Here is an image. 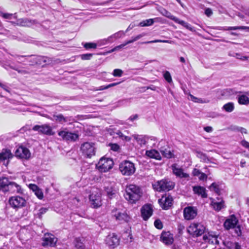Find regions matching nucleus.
Listing matches in <instances>:
<instances>
[{
    "mask_svg": "<svg viewBox=\"0 0 249 249\" xmlns=\"http://www.w3.org/2000/svg\"><path fill=\"white\" fill-rule=\"evenodd\" d=\"M142 188L135 184L127 186L124 194L125 198L131 203H135L142 196Z\"/></svg>",
    "mask_w": 249,
    "mask_h": 249,
    "instance_id": "1",
    "label": "nucleus"
},
{
    "mask_svg": "<svg viewBox=\"0 0 249 249\" xmlns=\"http://www.w3.org/2000/svg\"><path fill=\"white\" fill-rule=\"evenodd\" d=\"M175 182L169 178H164L159 180L153 184L154 190L158 192H168L172 190L175 187Z\"/></svg>",
    "mask_w": 249,
    "mask_h": 249,
    "instance_id": "2",
    "label": "nucleus"
},
{
    "mask_svg": "<svg viewBox=\"0 0 249 249\" xmlns=\"http://www.w3.org/2000/svg\"><path fill=\"white\" fill-rule=\"evenodd\" d=\"M119 169L122 175L126 176H131L136 171L134 163L126 160L120 163Z\"/></svg>",
    "mask_w": 249,
    "mask_h": 249,
    "instance_id": "3",
    "label": "nucleus"
},
{
    "mask_svg": "<svg viewBox=\"0 0 249 249\" xmlns=\"http://www.w3.org/2000/svg\"><path fill=\"white\" fill-rule=\"evenodd\" d=\"M205 229V227L202 224L194 223L189 226L187 231L193 237H198L204 233Z\"/></svg>",
    "mask_w": 249,
    "mask_h": 249,
    "instance_id": "4",
    "label": "nucleus"
},
{
    "mask_svg": "<svg viewBox=\"0 0 249 249\" xmlns=\"http://www.w3.org/2000/svg\"><path fill=\"white\" fill-rule=\"evenodd\" d=\"M113 165L114 162L111 159L103 157L96 164V167L100 172H106L112 169Z\"/></svg>",
    "mask_w": 249,
    "mask_h": 249,
    "instance_id": "5",
    "label": "nucleus"
},
{
    "mask_svg": "<svg viewBox=\"0 0 249 249\" xmlns=\"http://www.w3.org/2000/svg\"><path fill=\"white\" fill-rule=\"evenodd\" d=\"M81 150L83 154L87 158H91L95 154L94 143L86 142L82 144Z\"/></svg>",
    "mask_w": 249,
    "mask_h": 249,
    "instance_id": "6",
    "label": "nucleus"
},
{
    "mask_svg": "<svg viewBox=\"0 0 249 249\" xmlns=\"http://www.w3.org/2000/svg\"><path fill=\"white\" fill-rule=\"evenodd\" d=\"M10 206L14 209H18L24 207L26 205V200L22 197L15 196L11 197L9 200Z\"/></svg>",
    "mask_w": 249,
    "mask_h": 249,
    "instance_id": "7",
    "label": "nucleus"
},
{
    "mask_svg": "<svg viewBox=\"0 0 249 249\" xmlns=\"http://www.w3.org/2000/svg\"><path fill=\"white\" fill-rule=\"evenodd\" d=\"M112 216L120 223L128 222L130 219L129 216L125 212H122L117 209L113 210L112 211Z\"/></svg>",
    "mask_w": 249,
    "mask_h": 249,
    "instance_id": "8",
    "label": "nucleus"
},
{
    "mask_svg": "<svg viewBox=\"0 0 249 249\" xmlns=\"http://www.w3.org/2000/svg\"><path fill=\"white\" fill-rule=\"evenodd\" d=\"M13 157V155L10 149L7 148H3L0 151V162L7 166L10 160Z\"/></svg>",
    "mask_w": 249,
    "mask_h": 249,
    "instance_id": "9",
    "label": "nucleus"
},
{
    "mask_svg": "<svg viewBox=\"0 0 249 249\" xmlns=\"http://www.w3.org/2000/svg\"><path fill=\"white\" fill-rule=\"evenodd\" d=\"M58 135L62 138L63 140L68 142H75L78 139V135L75 133L69 132L66 130L60 131L58 133Z\"/></svg>",
    "mask_w": 249,
    "mask_h": 249,
    "instance_id": "10",
    "label": "nucleus"
},
{
    "mask_svg": "<svg viewBox=\"0 0 249 249\" xmlns=\"http://www.w3.org/2000/svg\"><path fill=\"white\" fill-rule=\"evenodd\" d=\"M107 245L110 248H115L119 244L120 239L114 233L109 234L106 238Z\"/></svg>",
    "mask_w": 249,
    "mask_h": 249,
    "instance_id": "11",
    "label": "nucleus"
},
{
    "mask_svg": "<svg viewBox=\"0 0 249 249\" xmlns=\"http://www.w3.org/2000/svg\"><path fill=\"white\" fill-rule=\"evenodd\" d=\"M197 213V209L192 206L185 207L183 210L184 217L188 220L194 219L196 216Z\"/></svg>",
    "mask_w": 249,
    "mask_h": 249,
    "instance_id": "12",
    "label": "nucleus"
},
{
    "mask_svg": "<svg viewBox=\"0 0 249 249\" xmlns=\"http://www.w3.org/2000/svg\"><path fill=\"white\" fill-rule=\"evenodd\" d=\"M15 155L21 159H28L31 157V153L27 148L20 146L16 150Z\"/></svg>",
    "mask_w": 249,
    "mask_h": 249,
    "instance_id": "13",
    "label": "nucleus"
},
{
    "mask_svg": "<svg viewBox=\"0 0 249 249\" xmlns=\"http://www.w3.org/2000/svg\"><path fill=\"white\" fill-rule=\"evenodd\" d=\"M42 246L43 247L55 246L57 239L52 234H45L42 239Z\"/></svg>",
    "mask_w": 249,
    "mask_h": 249,
    "instance_id": "14",
    "label": "nucleus"
},
{
    "mask_svg": "<svg viewBox=\"0 0 249 249\" xmlns=\"http://www.w3.org/2000/svg\"><path fill=\"white\" fill-rule=\"evenodd\" d=\"M33 130L48 135H53L52 128L47 124L36 125L33 127Z\"/></svg>",
    "mask_w": 249,
    "mask_h": 249,
    "instance_id": "15",
    "label": "nucleus"
},
{
    "mask_svg": "<svg viewBox=\"0 0 249 249\" xmlns=\"http://www.w3.org/2000/svg\"><path fill=\"white\" fill-rule=\"evenodd\" d=\"M11 180L4 176L0 177V192L6 194L8 193Z\"/></svg>",
    "mask_w": 249,
    "mask_h": 249,
    "instance_id": "16",
    "label": "nucleus"
},
{
    "mask_svg": "<svg viewBox=\"0 0 249 249\" xmlns=\"http://www.w3.org/2000/svg\"><path fill=\"white\" fill-rule=\"evenodd\" d=\"M159 203L160 207L164 210H168L172 205L173 198L171 196L165 197L162 196L159 199Z\"/></svg>",
    "mask_w": 249,
    "mask_h": 249,
    "instance_id": "17",
    "label": "nucleus"
},
{
    "mask_svg": "<svg viewBox=\"0 0 249 249\" xmlns=\"http://www.w3.org/2000/svg\"><path fill=\"white\" fill-rule=\"evenodd\" d=\"M89 199L92 207L97 208L102 205L101 197L100 195L92 194L89 195Z\"/></svg>",
    "mask_w": 249,
    "mask_h": 249,
    "instance_id": "18",
    "label": "nucleus"
},
{
    "mask_svg": "<svg viewBox=\"0 0 249 249\" xmlns=\"http://www.w3.org/2000/svg\"><path fill=\"white\" fill-rule=\"evenodd\" d=\"M153 210L150 205L146 204L141 209V215L144 220H147L152 215Z\"/></svg>",
    "mask_w": 249,
    "mask_h": 249,
    "instance_id": "19",
    "label": "nucleus"
},
{
    "mask_svg": "<svg viewBox=\"0 0 249 249\" xmlns=\"http://www.w3.org/2000/svg\"><path fill=\"white\" fill-rule=\"evenodd\" d=\"M23 190L18 183L16 182L11 181V183L9 186L8 193L10 194H23Z\"/></svg>",
    "mask_w": 249,
    "mask_h": 249,
    "instance_id": "20",
    "label": "nucleus"
},
{
    "mask_svg": "<svg viewBox=\"0 0 249 249\" xmlns=\"http://www.w3.org/2000/svg\"><path fill=\"white\" fill-rule=\"evenodd\" d=\"M36 21L32 20L28 18H21L17 20V25L19 26L31 27L33 25L36 24Z\"/></svg>",
    "mask_w": 249,
    "mask_h": 249,
    "instance_id": "21",
    "label": "nucleus"
},
{
    "mask_svg": "<svg viewBox=\"0 0 249 249\" xmlns=\"http://www.w3.org/2000/svg\"><path fill=\"white\" fill-rule=\"evenodd\" d=\"M134 138L141 145L146 144L149 142V140L153 141L154 142L157 141L156 138L148 136L137 135L135 136Z\"/></svg>",
    "mask_w": 249,
    "mask_h": 249,
    "instance_id": "22",
    "label": "nucleus"
},
{
    "mask_svg": "<svg viewBox=\"0 0 249 249\" xmlns=\"http://www.w3.org/2000/svg\"><path fill=\"white\" fill-rule=\"evenodd\" d=\"M237 222L238 220L234 215H232L230 218L226 220L224 223V227L226 230H229L235 227Z\"/></svg>",
    "mask_w": 249,
    "mask_h": 249,
    "instance_id": "23",
    "label": "nucleus"
},
{
    "mask_svg": "<svg viewBox=\"0 0 249 249\" xmlns=\"http://www.w3.org/2000/svg\"><path fill=\"white\" fill-rule=\"evenodd\" d=\"M160 240L165 245H171L174 241L173 236L169 232L162 231L160 236Z\"/></svg>",
    "mask_w": 249,
    "mask_h": 249,
    "instance_id": "24",
    "label": "nucleus"
},
{
    "mask_svg": "<svg viewBox=\"0 0 249 249\" xmlns=\"http://www.w3.org/2000/svg\"><path fill=\"white\" fill-rule=\"evenodd\" d=\"M125 35V32L123 31H119L109 36L107 38L105 39L103 41L105 42L104 44L112 42L114 40L124 36Z\"/></svg>",
    "mask_w": 249,
    "mask_h": 249,
    "instance_id": "25",
    "label": "nucleus"
},
{
    "mask_svg": "<svg viewBox=\"0 0 249 249\" xmlns=\"http://www.w3.org/2000/svg\"><path fill=\"white\" fill-rule=\"evenodd\" d=\"M177 165L176 164H174L171 166L173 173L175 175L180 178H187L189 177L188 174L183 172L182 168L177 167Z\"/></svg>",
    "mask_w": 249,
    "mask_h": 249,
    "instance_id": "26",
    "label": "nucleus"
},
{
    "mask_svg": "<svg viewBox=\"0 0 249 249\" xmlns=\"http://www.w3.org/2000/svg\"><path fill=\"white\" fill-rule=\"evenodd\" d=\"M50 119L60 124H63L70 121L68 117H65L62 114H54Z\"/></svg>",
    "mask_w": 249,
    "mask_h": 249,
    "instance_id": "27",
    "label": "nucleus"
},
{
    "mask_svg": "<svg viewBox=\"0 0 249 249\" xmlns=\"http://www.w3.org/2000/svg\"><path fill=\"white\" fill-rule=\"evenodd\" d=\"M50 61V58L47 57L38 56L34 58L33 63L44 66V65L49 63Z\"/></svg>",
    "mask_w": 249,
    "mask_h": 249,
    "instance_id": "28",
    "label": "nucleus"
},
{
    "mask_svg": "<svg viewBox=\"0 0 249 249\" xmlns=\"http://www.w3.org/2000/svg\"><path fill=\"white\" fill-rule=\"evenodd\" d=\"M160 152L165 158L170 159L174 157V153L167 145L166 147H160Z\"/></svg>",
    "mask_w": 249,
    "mask_h": 249,
    "instance_id": "29",
    "label": "nucleus"
},
{
    "mask_svg": "<svg viewBox=\"0 0 249 249\" xmlns=\"http://www.w3.org/2000/svg\"><path fill=\"white\" fill-rule=\"evenodd\" d=\"M193 190L195 194L201 196L202 198H206L207 197L206 189L203 187L200 186H194Z\"/></svg>",
    "mask_w": 249,
    "mask_h": 249,
    "instance_id": "30",
    "label": "nucleus"
},
{
    "mask_svg": "<svg viewBox=\"0 0 249 249\" xmlns=\"http://www.w3.org/2000/svg\"><path fill=\"white\" fill-rule=\"evenodd\" d=\"M145 154L150 158L155 159L157 160H160L161 159L160 153L155 149L146 150Z\"/></svg>",
    "mask_w": 249,
    "mask_h": 249,
    "instance_id": "31",
    "label": "nucleus"
},
{
    "mask_svg": "<svg viewBox=\"0 0 249 249\" xmlns=\"http://www.w3.org/2000/svg\"><path fill=\"white\" fill-rule=\"evenodd\" d=\"M158 11L162 16L173 20L175 22L177 20V18H178L175 17L174 16L172 15L170 12L168 11L167 10H166L165 8L163 7H160L158 9Z\"/></svg>",
    "mask_w": 249,
    "mask_h": 249,
    "instance_id": "32",
    "label": "nucleus"
},
{
    "mask_svg": "<svg viewBox=\"0 0 249 249\" xmlns=\"http://www.w3.org/2000/svg\"><path fill=\"white\" fill-rule=\"evenodd\" d=\"M104 190L106 193L107 196L110 198H112L115 196L116 191L113 188V187L110 185H107L104 187Z\"/></svg>",
    "mask_w": 249,
    "mask_h": 249,
    "instance_id": "33",
    "label": "nucleus"
},
{
    "mask_svg": "<svg viewBox=\"0 0 249 249\" xmlns=\"http://www.w3.org/2000/svg\"><path fill=\"white\" fill-rule=\"evenodd\" d=\"M240 93H242V91H237L235 89H227L223 91L222 95L225 96L231 97Z\"/></svg>",
    "mask_w": 249,
    "mask_h": 249,
    "instance_id": "34",
    "label": "nucleus"
},
{
    "mask_svg": "<svg viewBox=\"0 0 249 249\" xmlns=\"http://www.w3.org/2000/svg\"><path fill=\"white\" fill-rule=\"evenodd\" d=\"M48 209L47 208L41 207L39 210H36L34 211V216L36 218L41 219L42 215L47 213Z\"/></svg>",
    "mask_w": 249,
    "mask_h": 249,
    "instance_id": "35",
    "label": "nucleus"
},
{
    "mask_svg": "<svg viewBox=\"0 0 249 249\" xmlns=\"http://www.w3.org/2000/svg\"><path fill=\"white\" fill-rule=\"evenodd\" d=\"M211 204L213 209L216 211H220L224 206V201L223 200L220 202H216L213 200L212 201Z\"/></svg>",
    "mask_w": 249,
    "mask_h": 249,
    "instance_id": "36",
    "label": "nucleus"
},
{
    "mask_svg": "<svg viewBox=\"0 0 249 249\" xmlns=\"http://www.w3.org/2000/svg\"><path fill=\"white\" fill-rule=\"evenodd\" d=\"M237 99L240 105H248L249 104V98L245 95H238Z\"/></svg>",
    "mask_w": 249,
    "mask_h": 249,
    "instance_id": "37",
    "label": "nucleus"
},
{
    "mask_svg": "<svg viewBox=\"0 0 249 249\" xmlns=\"http://www.w3.org/2000/svg\"><path fill=\"white\" fill-rule=\"evenodd\" d=\"M175 22L180 24L181 25L183 26V27H184L185 28H186V29H188L191 31H195L194 28L190 24L183 20H180L178 18H177V20L175 21Z\"/></svg>",
    "mask_w": 249,
    "mask_h": 249,
    "instance_id": "38",
    "label": "nucleus"
},
{
    "mask_svg": "<svg viewBox=\"0 0 249 249\" xmlns=\"http://www.w3.org/2000/svg\"><path fill=\"white\" fill-rule=\"evenodd\" d=\"M197 157L200 159L203 162L206 163L212 162L211 160L207 156V155L200 151H197Z\"/></svg>",
    "mask_w": 249,
    "mask_h": 249,
    "instance_id": "39",
    "label": "nucleus"
},
{
    "mask_svg": "<svg viewBox=\"0 0 249 249\" xmlns=\"http://www.w3.org/2000/svg\"><path fill=\"white\" fill-rule=\"evenodd\" d=\"M222 108L225 110L226 112H231L234 109V105L232 102H229L225 104Z\"/></svg>",
    "mask_w": 249,
    "mask_h": 249,
    "instance_id": "40",
    "label": "nucleus"
},
{
    "mask_svg": "<svg viewBox=\"0 0 249 249\" xmlns=\"http://www.w3.org/2000/svg\"><path fill=\"white\" fill-rule=\"evenodd\" d=\"M74 246L77 249H85V246L80 238H76L74 240Z\"/></svg>",
    "mask_w": 249,
    "mask_h": 249,
    "instance_id": "41",
    "label": "nucleus"
},
{
    "mask_svg": "<svg viewBox=\"0 0 249 249\" xmlns=\"http://www.w3.org/2000/svg\"><path fill=\"white\" fill-rule=\"evenodd\" d=\"M244 28L243 27H241V26H234V27H217L216 29L221 30H240L241 29Z\"/></svg>",
    "mask_w": 249,
    "mask_h": 249,
    "instance_id": "42",
    "label": "nucleus"
},
{
    "mask_svg": "<svg viewBox=\"0 0 249 249\" xmlns=\"http://www.w3.org/2000/svg\"><path fill=\"white\" fill-rule=\"evenodd\" d=\"M209 189L210 190L214 191L216 194L218 195H220V189L219 188L218 185L215 182H213L212 183V184L209 187Z\"/></svg>",
    "mask_w": 249,
    "mask_h": 249,
    "instance_id": "43",
    "label": "nucleus"
},
{
    "mask_svg": "<svg viewBox=\"0 0 249 249\" xmlns=\"http://www.w3.org/2000/svg\"><path fill=\"white\" fill-rule=\"evenodd\" d=\"M172 41L169 40H160V39H156L152 41H145L141 42V44H151L153 43H157V42H163V43H171Z\"/></svg>",
    "mask_w": 249,
    "mask_h": 249,
    "instance_id": "44",
    "label": "nucleus"
},
{
    "mask_svg": "<svg viewBox=\"0 0 249 249\" xmlns=\"http://www.w3.org/2000/svg\"><path fill=\"white\" fill-rule=\"evenodd\" d=\"M154 23L153 19H148L141 22L139 25L141 27L148 26L152 25Z\"/></svg>",
    "mask_w": 249,
    "mask_h": 249,
    "instance_id": "45",
    "label": "nucleus"
},
{
    "mask_svg": "<svg viewBox=\"0 0 249 249\" xmlns=\"http://www.w3.org/2000/svg\"><path fill=\"white\" fill-rule=\"evenodd\" d=\"M97 44L95 43L88 42L85 43L84 45V47L87 50L90 49H96L97 48Z\"/></svg>",
    "mask_w": 249,
    "mask_h": 249,
    "instance_id": "46",
    "label": "nucleus"
},
{
    "mask_svg": "<svg viewBox=\"0 0 249 249\" xmlns=\"http://www.w3.org/2000/svg\"><path fill=\"white\" fill-rule=\"evenodd\" d=\"M116 134L122 140H125L126 141H129L130 140V138L126 136L123 134V133L120 130H117L116 132Z\"/></svg>",
    "mask_w": 249,
    "mask_h": 249,
    "instance_id": "47",
    "label": "nucleus"
},
{
    "mask_svg": "<svg viewBox=\"0 0 249 249\" xmlns=\"http://www.w3.org/2000/svg\"><path fill=\"white\" fill-rule=\"evenodd\" d=\"M93 55V53H86L80 55V57L83 60H88L91 59Z\"/></svg>",
    "mask_w": 249,
    "mask_h": 249,
    "instance_id": "48",
    "label": "nucleus"
},
{
    "mask_svg": "<svg viewBox=\"0 0 249 249\" xmlns=\"http://www.w3.org/2000/svg\"><path fill=\"white\" fill-rule=\"evenodd\" d=\"M123 71L119 69H116L114 70L112 74L115 77H121L122 76Z\"/></svg>",
    "mask_w": 249,
    "mask_h": 249,
    "instance_id": "49",
    "label": "nucleus"
},
{
    "mask_svg": "<svg viewBox=\"0 0 249 249\" xmlns=\"http://www.w3.org/2000/svg\"><path fill=\"white\" fill-rule=\"evenodd\" d=\"M9 67L11 69L17 71L19 73L24 74H27V73H29L27 71L24 70L19 69L18 68L16 67H14V66H11V65H9Z\"/></svg>",
    "mask_w": 249,
    "mask_h": 249,
    "instance_id": "50",
    "label": "nucleus"
},
{
    "mask_svg": "<svg viewBox=\"0 0 249 249\" xmlns=\"http://www.w3.org/2000/svg\"><path fill=\"white\" fill-rule=\"evenodd\" d=\"M163 76L164 79L168 82L171 83L172 81V77L170 72L168 71H166L164 74Z\"/></svg>",
    "mask_w": 249,
    "mask_h": 249,
    "instance_id": "51",
    "label": "nucleus"
},
{
    "mask_svg": "<svg viewBox=\"0 0 249 249\" xmlns=\"http://www.w3.org/2000/svg\"><path fill=\"white\" fill-rule=\"evenodd\" d=\"M154 225L158 229H161L163 227L162 223L160 219H156L155 221Z\"/></svg>",
    "mask_w": 249,
    "mask_h": 249,
    "instance_id": "52",
    "label": "nucleus"
},
{
    "mask_svg": "<svg viewBox=\"0 0 249 249\" xmlns=\"http://www.w3.org/2000/svg\"><path fill=\"white\" fill-rule=\"evenodd\" d=\"M35 194L39 199H42L43 198V194L40 189L36 191Z\"/></svg>",
    "mask_w": 249,
    "mask_h": 249,
    "instance_id": "53",
    "label": "nucleus"
},
{
    "mask_svg": "<svg viewBox=\"0 0 249 249\" xmlns=\"http://www.w3.org/2000/svg\"><path fill=\"white\" fill-rule=\"evenodd\" d=\"M235 232L237 234L238 236H240L242 234V231L241 229V226L240 225H238L237 226H235Z\"/></svg>",
    "mask_w": 249,
    "mask_h": 249,
    "instance_id": "54",
    "label": "nucleus"
},
{
    "mask_svg": "<svg viewBox=\"0 0 249 249\" xmlns=\"http://www.w3.org/2000/svg\"><path fill=\"white\" fill-rule=\"evenodd\" d=\"M125 46V44L124 43H123L120 45L117 46L115 47H114L113 49L111 50V52H113L114 51H119L121 49L124 48Z\"/></svg>",
    "mask_w": 249,
    "mask_h": 249,
    "instance_id": "55",
    "label": "nucleus"
},
{
    "mask_svg": "<svg viewBox=\"0 0 249 249\" xmlns=\"http://www.w3.org/2000/svg\"><path fill=\"white\" fill-rule=\"evenodd\" d=\"M110 146L111 149L114 151H117L120 148L119 145L116 143H111Z\"/></svg>",
    "mask_w": 249,
    "mask_h": 249,
    "instance_id": "56",
    "label": "nucleus"
},
{
    "mask_svg": "<svg viewBox=\"0 0 249 249\" xmlns=\"http://www.w3.org/2000/svg\"><path fill=\"white\" fill-rule=\"evenodd\" d=\"M119 83H113L110 84L108 85L106 87L101 86L100 87V90H103V89H107L109 88L112 87H114V86H115L117 85Z\"/></svg>",
    "mask_w": 249,
    "mask_h": 249,
    "instance_id": "57",
    "label": "nucleus"
},
{
    "mask_svg": "<svg viewBox=\"0 0 249 249\" xmlns=\"http://www.w3.org/2000/svg\"><path fill=\"white\" fill-rule=\"evenodd\" d=\"M209 238H214L216 240H217V238L218 237V235L216 234L215 232L214 231H209L208 233ZM217 242V241H216Z\"/></svg>",
    "mask_w": 249,
    "mask_h": 249,
    "instance_id": "58",
    "label": "nucleus"
},
{
    "mask_svg": "<svg viewBox=\"0 0 249 249\" xmlns=\"http://www.w3.org/2000/svg\"><path fill=\"white\" fill-rule=\"evenodd\" d=\"M1 16L5 18V19H12L13 15L12 14H9V13H2L1 14Z\"/></svg>",
    "mask_w": 249,
    "mask_h": 249,
    "instance_id": "59",
    "label": "nucleus"
},
{
    "mask_svg": "<svg viewBox=\"0 0 249 249\" xmlns=\"http://www.w3.org/2000/svg\"><path fill=\"white\" fill-rule=\"evenodd\" d=\"M241 144L244 147L248 149L249 150V142L246 140H242L241 142Z\"/></svg>",
    "mask_w": 249,
    "mask_h": 249,
    "instance_id": "60",
    "label": "nucleus"
},
{
    "mask_svg": "<svg viewBox=\"0 0 249 249\" xmlns=\"http://www.w3.org/2000/svg\"><path fill=\"white\" fill-rule=\"evenodd\" d=\"M29 188L31 190H33L34 192L36 191L38 189H39L37 185L34 184H31L29 185Z\"/></svg>",
    "mask_w": 249,
    "mask_h": 249,
    "instance_id": "61",
    "label": "nucleus"
},
{
    "mask_svg": "<svg viewBox=\"0 0 249 249\" xmlns=\"http://www.w3.org/2000/svg\"><path fill=\"white\" fill-rule=\"evenodd\" d=\"M201 174V172L198 169L196 168L194 169L193 171V174L194 176L199 177V175Z\"/></svg>",
    "mask_w": 249,
    "mask_h": 249,
    "instance_id": "62",
    "label": "nucleus"
},
{
    "mask_svg": "<svg viewBox=\"0 0 249 249\" xmlns=\"http://www.w3.org/2000/svg\"><path fill=\"white\" fill-rule=\"evenodd\" d=\"M205 14L208 16L210 17L213 14L212 10L210 8H207L205 11Z\"/></svg>",
    "mask_w": 249,
    "mask_h": 249,
    "instance_id": "63",
    "label": "nucleus"
},
{
    "mask_svg": "<svg viewBox=\"0 0 249 249\" xmlns=\"http://www.w3.org/2000/svg\"><path fill=\"white\" fill-rule=\"evenodd\" d=\"M207 178V176L203 173L201 172V174L199 176V178L200 180L206 179Z\"/></svg>",
    "mask_w": 249,
    "mask_h": 249,
    "instance_id": "64",
    "label": "nucleus"
}]
</instances>
